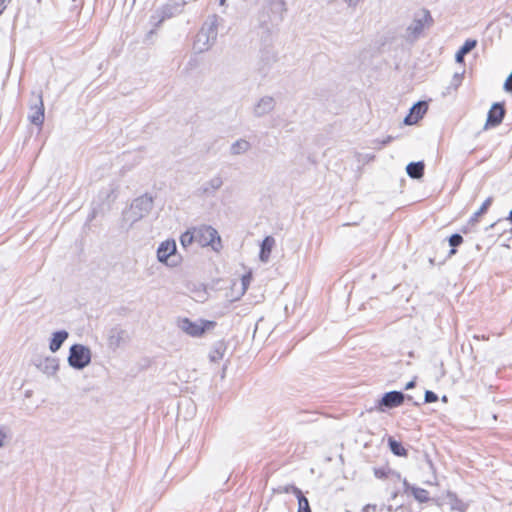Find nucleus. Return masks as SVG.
<instances>
[{
  "instance_id": "nucleus-1",
  "label": "nucleus",
  "mask_w": 512,
  "mask_h": 512,
  "mask_svg": "<svg viewBox=\"0 0 512 512\" xmlns=\"http://www.w3.org/2000/svg\"><path fill=\"white\" fill-rule=\"evenodd\" d=\"M153 207L152 198L143 195L136 198L123 213V221L129 227L146 217Z\"/></svg>"
},
{
  "instance_id": "nucleus-2",
  "label": "nucleus",
  "mask_w": 512,
  "mask_h": 512,
  "mask_svg": "<svg viewBox=\"0 0 512 512\" xmlns=\"http://www.w3.org/2000/svg\"><path fill=\"white\" fill-rule=\"evenodd\" d=\"M218 31L216 21L206 22L201 30L196 35L193 44V50L196 53H203L208 51L217 39Z\"/></svg>"
},
{
  "instance_id": "nucleus-3",
  "label": "nucleus",
  "mask_w": 512,
  "mask_h": 512,
  "mask_svg": "<svg viewBox=\"0 0 512 512\" xmlns=\"http://www.w3.org/2000/svg\"><path fill=\"white\" fill-rule=\"evenodd\" d=\"M194 228L196 243L202 247L210 246L215 252L222 249L221 237L215 228L209 225H200Z\"/></svg>"
},
{
  "instance_id": "nucleus-4",
  "label": "nucleus",
  "mask_w": 512,
  "mask_h": 512,
  "mask_svg": "<svg viewBox=\"0 0 512 512\" xmlns=\"http://www.w3.org/2000/svg\"><path fill=\"white\" fill-rule=\"evenodd\" d=\"M157 260L168 267L174 268L179 265L180 257L177 255L176 242L167 239L161 242L156 251Z\"/></svg>"
},
{
  "instance_id": "nucleus-5",
  "label": "nucleus",
  "mask_w": 512,
  "mask_h": 512,
  "mask_svg": "<svg viewBox=\"0 0 512 512\" xmlns=\"http://www.w3.org/2000/svg\"><path fill=\"white\" fill-rule=\"evenodd\" d=\"M91 358L90 348L83 344H74L69 349L67 361L72 368L83 370L91 363Z\"/></svg>"
},
{
  "instance_id": "nucleus-6",
  "label": "nucleus",
  "mask_w": 512,
  "mask_h": 512,
  "mask_svg": "<svg viewBox=\"0 0 512 512\" xmlns=\"http://www.w3.org/2000/svg\"><path fill=\"white\" fill-rule=\"evenodd\" d=\"M214 325L213 321L203 319L191 321L188 318H180L177 321L178 328L191 337L202 336L207 330L212 329Z\"/></svg>"
},
{
  "instance_id": "nucleus-7",
  "label": "nucleus",
  "mask_w": 512,
  "mask_h": 512,
  "mask_svg": "<svg viewBox=\"0 0 512 512\" xmlns=\"http://www.w3.org/2000/svg\"><path fill=\"white\" fill-rule=\"evenodd\" d=\"M431 20L428 11H423L421 14L417 15L407 27V37L411 40L419 38L424 29L430 25Z\"/></svg>"
},
{
  "instance_id": "nucleus-8",
  "label": "nucleus",
  "mask_w": 512,
  "mask_h": 512,
  "mask_svg": "<svg viewBox=\"0 0 512 512\" xmlns=\"http://www.w3.org/2000/svg\"><path fill=\"white\" fill-rule=\"evenodd\" d=\"M276 106V100L272 96L260 97L252 106V114L256 118L264 117L270 114Z\"/></svg>"
},
{
  "instance_id": "nucleus-9",
  "label": "nucleus",
  "mask_w": 512,
  "mask_h": 512,
  "mask_svg": "<svg viewBox=\"0 0 512 512\" xmlns=\"http://www.w3.org/2000/svg\"><path fill=\"white\" fill-rule=\"evenodd\" d=\"M404 401V394L399 391H391L382 397L379 401L378 410L383 412V407L394 408L400 406Z\"/></svg>"
},
{
  "instance_id": "nucleus-10",
  "label": "nucleus",
  "mask_w": 512,
  "mask_h": 512,
  "mask_svg": "<svg viewBox=\"0 0 512 512\" xmlns=\"http://www.w3.org/2000/svg\"><path fill=\"white\" fill-rule=\"evenodd\" d=\"M36 366L47 377H54L59 370V361L54 357H45L40 359Z\"/></svg>"
},
{
  "instance_id": "nucleus-11",
  "label": "nucleus",
  "mask_w": 512,
  "mask_h": 512,
  "mask_svg": "<svg viewBox=\"0 0 512 512\" xmlns=\"http://www.w3.org/2000/svg\"><path fill=\"white\" fill-rule=\"evenodd\" d=\"M427 111V104L425 102H417L410 109V113L405 117L404 123L406 125H413L418 122L419 119L423 117V115Z\"/></svg>"
},
{
  "instance_id": "nucleus-12",
  "label": "nucleus",
  "mask_w": 512,
  "mask_h": 512,
  "mask_svg": "<svg viewBox=\"0 0 512 512\" xmlns=\"http://www.w3.org/2000/svg\"><path fill=\"white\" fill-rule=\"evenodd\" d=\"M44 110L42 96L38 95L36 104L31 106V113L29 115L31 123L41 126L44 122Z\"/></svg>"
},
{
  "instance_id": "nucleus-13",
  "label": "nucleus",
  "mask_w": 512,
  "mask_h": 512,
  "mask_svg": "<svg viewBox=\"0 0 512 512\" xmlns=\"http://www.w3.org/2000/svg\"><path fill=\"white\" fill-rule=\"evenodd\" d=\"M276 245V240L272 236H266L260 245L259 259L262 263H268L271 252Z\"/></svg>"
},
{
  "instance_id": "nucleus-14",
  "label": "nucleus",
  "mask_w": 512,
  "mask_h": 512,
  "mask_svg": "<svg viewBox=\"0 0 512 512\" xmlns=\"http://www.w3.org/2000/svg\"><path fill=\"white\" fill-rule=\"evenodd\" d=\"M128 339L127 332L120 328H114L108 336V344L111 348L116 349L124 344Z\"/></svg>"
},
{
  "instance_id": "nucleus-15",
  "label": "nucleus",
  "mask_w": 512,
  "mask_h": 512,
  "mask_svg": "<svg viewBox=\"0 0 512 512\" xmlns=\"http://www.w3.org/2000/svg\"><path fill=\"white\" fill-rule=\"evenodd\" d=\"M503 117H504L503 107L498 103L493 104L492 108L490 109V111L488 113L486 126L495 127V126L499 125L502 122Z\"/></svg>"
},
{
  "instance_id": "nucleus-16",
  "label": "nucleus",
  "mask_w": 512,
  "mask_h": 512,
  "mask_svg": "<svg viewBox=\"0 0 512 512\" xmlns=\"http://www.w3.org/2000/svg\"><path fill=\"white\" fill-rule=\"evenodd\" d=\"M251 143L243 138L234 141L229 147V153L232 156H240L248 153L251 150Z\"/></svg>"
},
{
  "instance_id": "nucleus-17",
  "label": "nucleus",
  "mask_w": 512,
  "mask_h": 512,
  "mask_svg": "<svg viewBox=\"0 0 512 512\" xmlns=\"http://www.w3.org/2000/svg\"><path fill=\"white\" fill-rule=\"evenodd\" d=\"M68 337L69 333L66 330H60L52 333V336L49 341V350L52 353L57 352Z\"/></svg>"
},
{
  "instance_id": "nucleus-18",
  "label": "nucleus",
  "mask_w": 512,
  "mask_h": 512,
  "mask_svg": "<svg viewBox=\"0 0 512 512\" xmlns=\"http://www.w3.org/2000/svg\"><path fill=\"white\" fill-rule=\"evenodd\" d=\"M477 45V41L474 39H468L465 41L463 46L458 50L455 55V60L457 63H462L464 56L468 54L472 49H474Z\"/></svg>"
},
{
  "instance_id": "nucleus-19",
  "label": "nucleus",
  "mask_w": 512,
  "mask_h": 512,
  "mask_svg": "<svg viewBox=\"0 0 512 512\" xmlns=\"http://www.w3.org/2000/svg\"><path fill=\"white\" fill-rule=\"evenodd\" d=\"M423 162H411L406 167V172L411 178L419 179L423 176Z\"/></svg>"
},
{
  "instance_id": "nucleus-20",
  "label": "nucleus",
  "mask_w": 512,
  "mask_h": 512,
  "mask_svg": "<svg viewBox=\"0 0 512 512\" xmlns=\"http://www.w3.org/2000/svg\"><path fill=\"white\" fill-rule=\"evenodd\" d=\"M292 493L298 498V512H311L308 499L302 495L297 487H292Z\"/></svg>"
},
{
  "instance_id": "nucleus-21",
  "label": "nucleus",
  "mask_w": 512,
  "mask_h": 512,
  "mask_svg": "<svg viewBox=\"0 0 512 512\" xmlns=\"http://www.w3.org/2000/svg\"><path fill=\"white\" fill-rule=\"evenodd\" d=\"M407 489L411 491L413 496L419 501V502H426L429 499V494L425 489L414 487V486H408L406 482H404Z\"/></svg>"
},
{
  "instance_id": "nucleus-22",
  "label": "nucleus",
  "mask_w": 512,
  "mask_h": 512,
  "mask_svg": "<svg viewBox=\"0 0 512 512\" xmlns=\"http://www.w3.org/2000/svg\"><path fill=\"white\" fill-rule=\"evenodd\" d=\"M388 444H389V447L392 451L393 454L397 455V456H401V457H406L407 456V451L406 449L402 446V444L396 440H394L393 438H389L388 439Z\"/></svg>"
},
{
  "instance_id": "nucleus-23",
  "label": "nucleus",
  "mask_w": 512,
  "mask_h": 512,
  "mask_svg": "<svg viewBox=\"0 0 512 512\" xmlns=\"http://www.w3.org/2000/svg\"><path fill=\"white\" fill-rule=\"evenodd\" d=\"M195 228H192L191 230H187L180 236V243L181 245L186 248L190 246L193 242H196V236H195Z\"/></svg>"
},
{
  "instance_id": "nucleus-24",
  "label": "nucleus",
  "mask_w": 512,
  "mask_h": 512,
  "mask_svg": "<svg viewBox=\"0 0 512 512\" xmlns=\"http://www.w3.org/2000/svg\"><path fill=\"white\" fill-rule=\"evenodd\" d=\"M225 352V346L223 343L216 344L210 352V359L213 362L219 361L223 358Z\"/></svg>"
},
{
  "instance_id": "nucleus-25",
  "label": "nucleus",
  "mask_w": 512,
  "mask_h": 512,
  "mask_svg": "<svg viewBox=\"0 0 512 512\" xmlns=\"http://www.w3.org/2000/svg\"><path fill=\"white\" fill-rule=\"evenodd\" d=\"M492 201H493V198L492 197H489L487 198L484 203L481 205V207L478 209V211H476L474 213V215L472 216L471 218V221L472 222H477L478 221V218L483 215L487 210L488 208L490 207V205L492 204Z\"/></svg>"
},
{
  "instance_id": "nucleus-26",
  "label": "nucleus",
  "mask_w": 512,
  "mask_h": 512,
  "mask_svg": "<svg viewBox=\"0 0 512 512\" xmlns=\"http://www.w3.org/2000/svg\"><path fill=\"white\" fill-rule=\"evenodd\" d=\"M272 11L282 14L286 11L285 0H269Z\"/></svg>"
},
{
  "instance_id": "nucleus-27",
  "label": "nucleus",
  "mask_w": 512,
  "mask_h": 512,
  "mask_svg": "<svg viewBox=\"0 0 512 512\" xmlns=\"http://www.w3.org/2000/svg\"><path fill=\"white\" fill-rule=\"evenodd\" d=\"M222 179L219 178V177H215L213 179H211L207 184H206V187L204 188V191L205 192H208L209 189L215 191V190H218L221 186H222Z\"/></svg>"
},
{
  "instance_id": "nucleus-28",
  "label": "nucleus",
  "mask_w": 512,
  "mask_h": 512,
  "mask_svg": "<svg viewBox=\"0 0 512 512\" xmlns=\"http://www.w3.org/2000/svg\"><path fill=\"white\" fill-rule=\"evenodd\" d=\"M190 0H171L172 3V11L170 15L176 14L181 11L182 7L187 4Z\"/></svg>"
},
{
  "instance_id": "nucleus-29",
  "label": "nucleus",
  "mask_w": 512,
  "mask_h": 512,
  "mask_svg": "<svg viewBox=\"0 0 512 512\" xmlns=\"http://www.w3.org/2000/svg\"><path fill=\"white\" fill-rule=\"evenodd\" d=\"M9 439V430L4 426H0V448L4 447Z\"/></svg>"
},
{
  "instance_id": "nucleus-30",
  "label": "nucleus",
  "mask_w": 512,
  "mask_h": 512,
  "mask_svg": "<svg viewBox=\"0 0 512 512\" xmlns=\"http://www.w3.org/2000/svg\"><path fill=\"white\" fill-rule=\"evenodd\" d=\"M251 280H252V275L251 273H247L245 274L242 279H241V283H242V292L244 293L248 286L250 285L251 283Z\"/></svg>"
},
{
  "instance_id": "nucleus-31",
  "label": "nucleus",
  "mask_w": 512,
  "mask_h": 512,
  "mask_svg": "<svg viewBox=\"0 0 512 512\" xmlns=\"http://www.w3.org/2000/svg\"><path fill=\"white\" fill-rule=\"evenodd\" d=\"M462 241H463V238L459 234H454L449 238V244L452 247H456V246L460 245L462 243Z\"/></svg>"
},
{
  "instance_id": "nucleus-32",
  "label": "nucleus",
  "mask_w": 512,
  "mask_h": 512,
  "mask_svg": "<svg viewBox=\"0 0 512 512\" xmlns=\"http://www.w3.org/2000/svg\"><path fill=\"white\" fill-rule=\"evenodd\" d=\"M437 395L432 391H426L425 393V402L431 403L437 401Z\"/></svg>"
},
{
  "instance_id": "nucleus-33",
  "label": "nucleus",
  "mask_w": 512,
  "mask_h": 512,
  "mask_svg": "<svg viewBox=\"0 0 512 512\" xmlns=\"http://www.w3.org/2000/svg\"><path fill=\"white\" fill-rule=\"evenodd\" d=\"M345 5L350 9H356L360 3V0H343Z\"/></svg>"
},
{
  "instance_id": "nucleus-34",
  "label": "nucleus",
  "mask_w": 512,
  "mask_h": 512,
  "mask_svg": "<svg viewBox=\"0 0 512 512\" xmlns=\"http://www.w3.org/2000/svg\"><path fill=\"white\" fill-rule=\"evenodd\" d=\"M504 89L507 92H512V73L509 75V77L506 79L504 83Z\"/></svg>"
},
{
  "instance_id": "nucleus-35",
  "label": "nucleus",
  "mask_w": 512,
  "mask_h": 512,
  "mask_svg": "<svg viewBox=\"0 0 512 512\" xmlns=\"http://www.w3.org/2000/svg\"><path fill=\"white\" fill-rule=\"evenodd\" d=\"M384 475H385L384 471H382V470H375V476L377 478H382V477H384Z\"/></svg>"
},
{
  "instance_id": "nucleus-36",
  "label": "nucleus",
  "mask_w": 512,
  "mask_h": 512,
  "mask_svg": "<svg viewBox=\"0 0 512 512\" xmlns=\"http://www.w3.org/2000/svg\"><path fill=\"white\" fill-rule=\"evenodd\" d=\"M414 386H415V381H414V380H412V381H410V382H408V383L406 384L405 389H407V390H408V389L413 388Z\"/></svg>"
},
{
  "instance_id": "nucleus-37",
  "label": "nucleus",
  "mask_w": 512,
  "mask_h": 512,
  "mask_svg": "<svg viewBox=\"0 0 512 512\" xmlns=\"http://www.w3.org/2000/svg\"><path fill=\"white\" fill-rule=\"evenodd\" d=\"M4 1L5 0H0V15L3 13V11L5 10V5H4Z\"/></svg>"
},
{
  "instance_id": "nucleus-38",
  "label": "nucleus",
  "mask_w": 512,
  "mask_h": 512,
  "mask_svg": "<svg viewBox=\"0 0 512 512\" xmlns=\"http://www.w3.org/2000/svg\"><path fill=\"white\" fill-rule=\"evenodd\" d=\"M292 487H293L292 485L291 486H286L284 488V492H286V493L292 492Z\"/></svg>"
},
{
  "instance_id": "nucleus-39",
  "label": "nucleus",
  "mask_w": 512,
  "mask_h": 512,
  "mask_svg": "<svg viewBox=\"0 0 512 512\" xmlns=\"http://www.w3.org/2000/svg\"><path fill=\"white\" fill-rule=\"evenodd\" d=\"M454 78L457 80V82H460V76L458 74H455Z\"/></svg>"
},
{
  "instance_id": "nucleus-40",
  "label": "nucleus",
  "mask_w": 512,
  "mask_h": 512,
  "mask_svg": "<svg viewBox=\"0 0 512 512\" xmlns=\"http://www.w3.org/2000/svg\"><path fill=\"white\" fill-rule=\"evenodd\" d=\"M219 3H220L221 6H223V5H225L226 0H219Z\"/></svg>"
},
{
  "instance_id": "nucleus-41",
  "label": "nucleus",
  "mask_w": 512,
  "mask_h": 512,
  "mask_svg": "<svg viewBox=\"0 0 512 512\" xmlns=\"http://www.w3.org/2000/svg\"><path fill=\"white\" fill-rule=\"evenodd\" d=\"M370 508H371V506H366L365 510H368ZM372 509L375 510V506H372Z\"/></svg>"
},
{
  "instance_id": "nucleus-42",
  "label": "nucleus",
  "mask_w": 512,
  "mask_h": 512,
  "mask_svg": "<svg viewBox=\"0 0 512 512\" xmlns=\"http://www.w3.org/2000/svg\"><path fill=\"white\" fill-rule=\"evenodd\" d=\"M509 219L512 221V210L510 211Z\"/></svg>"
},
{
  "instance_id": "nucleus-43",
  "label": "nucleus",
  "mask_w": 512,
  "mask_h": 512,
  "mask_svg": "<svg viewBox=\"0 0 512 512\" xmlns=\"http://www.w3.org/2000/svg\"><path fill=\"white\" fill-rule=\"evenodd\" d=\"M455 252H456V250H455V249H452V250L450 251V254H454Z\"/></svg>"
}]
</instances>
